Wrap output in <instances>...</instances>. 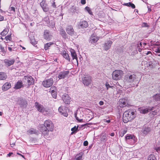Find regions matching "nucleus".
<instances>
[{
  "instance_id": "1",
  "label": "nucleus",
  "mask_w": 160,
  "mask_h": 160,
  "mask_svg": "<svg viewBox=\"0 0 160 160\" xmlns=\"http://www.w3.org/2000/svg\"><path fill=\"white\" fill-rule=\"evenodd\" d=\"M44 127L41 129V132L44 136H48L49 132H52L54 129V124L50 120H45L43 123Z\"/></svg>"
},
{
  "instance_id": "2",
  "label": "nucleus",
  "mask_w": 160,
  "mask_h": 160,
  "mask_svg": "<svg viewBox=\"0 0 160 160\" xmlns=\"http://www.w3.org/2000/svg\"><path fill=\"white\" fill-rule=\"evenodd\" d=\"M135 115L134 111L129 109L125 111L123 114V120L125 123L131 121L135 118Z\"/></svg>"
},
{
  "instance_id": "3",
  "label": "nucleus",
  "mask_w": 160,
  "mask_h": 160,
  "mask_svg": "<svg viewBox=\"0 0 160 160\" xmlns=\"http://www.w3.org/2000/svg\"><path fill=\"white\" fill-rule=\"evenodd\" d=\"M123 75V72L121 70H116L114 71L112 74V79L115 80H120Z\"/></svg>"
},
{
  "instance_id": "4",
  "label": "nucleus",
  "mask_w": 160,
  "mask_h": 160,
  "mask_svg": "<svg viewBox=\"0 0 160 160\" xmlns=\"http://www.w3.org/2000/svg\"><path fill=\"white\" fill-rule=\"evenodd\" d=\"M35 106L37 110L40 112L48 114L50 113V110L49 108H45L42 105L38 102L35 103Z\"/></svg>"
},
{
  "instance_id": "5",
  "label": "nucleus",
  "mask_w": 160,
  "mask_h": 160,
  "mask_svg": "<svg viewBox=\"0 0 160 160\" xmlns=\"http://www.w3.org/2000/svg\"><path fill=\"white\" fill-rule=\"evenodd\" d=\"M65 30L67 33L70 36H73L76 34L72 25H69L67 26L65 28Z\"/></svg>"
},
{
  "instance_id": "6",
  "label": "nucleus",
  "mask_w": 160,
  "mask_h": 160,
  "mask_svg": "<svg viewBox=\"0 0 160 160\" xmlns=\"http://www.w3.org/2000/svg\"><path fill=\"white\" fill-rule=\"evenodd\" d=\"M26 81L28 86L32 85L34 83V79L31 76H26L24 77Z\"/></svg>"
},
{
  "instance_id": "7",
  "label": "nucleus",
  "mask_w": 160,
  "mask_h": 160,
  "mask_svg": "<svg viewBox=\"0 0 160 160\" xmlns=\"http://www.w3.org/2000/svg\"><path fill=\"white\" fill-rule=\"evenodd\" d=\"M152 49L153 51L158 54L160 56V43L157 42L152 46Z\"/></svg>"
},
{
  "instance_id": "8",
  "label": "nucleus",
  "mask_w": 160,
  "mask_h": 160,
  "mask_svg": "<svg viewBox=\"0 0 160 160\" xmlns=\"http://www.w3.org/2000/svg\"><path fill=\"white\" fill-rule=\"evenodd\" d=\"M53 83V79L50 78L47 80L43 81L42 84L44 87L49 88L52 86Z\"/></svg>"
},
{
  "instance_id": "9",
  "label": "nucleus",
  "mask_w": 160,
  "mask_h": 160,
  "mask_svg": "<svg viewBox=\"0 0 160 160\" xmlns=\"http://www.w3.org/2000/svg\"><path fill=\"white\" fill-rule=\"evenodd\" d=\"M69 72V71H63L61 72L59 74L58 77L59 79H63L68 76Z\"/></svg>"
},
{
  "instance_id": "10",
  "label": "nucleus",
  "mask_w": 160,
  "mask_h": 160,
  "mask_svg": "<svg viewBox=\"0 0 160 160\" xmlns=\"http://www.w3.org/2000/svg\"><path fill=\"white\" fill-rule=\"evenodd\" d=\"M52 35L50 34L49 30H44L43 34V37L45 39L49 41L51 39Z\"/></svg>"
},
{
  "instance_id": "11",
  "label": "nucleus",
  "mask_w": 160,
  "mask_h": 160,
  "mask_svg": "<svg viewBox=\"0 0 160 160\" xmlns=\"http://www.w3.org/2000/svg\"><path fill=\"white\" fill-rule=\"evenodd\" d=\"M63 102L67 104H69L70 102L71 98L69 95L67 94H64L62 97Z\"/></svg>"
},
{
  "instance_id": "12",
  "label": "nucleus",
  "mask_w": 160,
  "mask_h": 160,
  "mask_svg": "<svg viewBox=\"0 0 160 160\" xmlns=\"http://www.w3.org/2000/svg\"><path fill=\"white\" fill-rule=\"evenodd\" d=\"M91 78L90 76L85 77L82 80V82L86 86H88L91 82Z\"/></svg>"
},
{
  "instance_id": "13",
  "label": "nucleus",
  "mask_w": 160,
  "mask_h": 160,
  "mask_svg": "<svg viewBox=\"0 0 160 160\" xmlns=\"http://www.w3.org/2000/svg\"><path fill=\"white\" fill-rule=\"evenodd\" d=\"M46 2V0H42L40 3V6L44 12H47L49 10V8L47 7Z\"/></svg>"
},
{
  "instance_id": "14",
  "label": "nucleus",
  "mask_w": 160,
  "mask_h": 160,
  "mask_svg": "<svg viewBox=\"0 0 160 160\" xmlns=\"http://www.w3.org/2000/svg\"><path fill=\"white\" fill-rule=\"evenodd\" d=\"M15 62V60L14 59H12L10 60L8 59H5L4 60L3 62L5 66L8 67L13 65Z\"/></svg>"
},
{
  "instance_id": "15",
  "label": "nucleus",
  "mask_w": 160,
  "mask_h": 160,
  "mask_svg": "<svg viewBox=\"0 0 160 160\" xmlns=\"http://www.w3.org/2000/svg\"><path fill=\"white\" fill-rule=\"evenodd\" d=\"M11 87V85L9 82L5 83L2 87V89L3 91H6L10 88Z\"/></svg>"
},
{
  "instance_id": "16",
  "label": "nucleus",
  "mask_w": 160,
  "mask_h": 160,
  "mask_svg": "<svg viewBox=\"0 0 160 160\" xmlns=\"http://www.w3.org/2000/svg\"><path fill=\"white\" fill-rule=\"evenodd\" d=\"M88 22L86 21H81L78 24V26L81 28H86L88 27Z\"/></svg>"
},
{
  "instance_id": "17",
  "label": "nucleus",
  "mask_w": 160,
  "mask_h": 160,
  "mask_svg": "<svg viewBox=\"0 0 160 160\" xmlns=\"http://www.w3.org/2000/svg\"><path fill=\"white\" fill-rule=\"evenodd\" d=\"M58 111L63 116L67 117L68 114L66 111L64 109H63V107L61 106L58 108Z\"/></svg>"
},
{
  "instance_id": "18",
  "label": "nucleus",
  "mask_w": 160,
  "mask_h": 160,
  "mask_svg": "<svg viewBox=\"0 0 160 160\" xmlns=\"http://www.w3.org/2000/svg\"><path fill=\"white\" fill-rule=\"evenodd\" d=\"M112 42L110 41H108L106 42H105L104 44V48L105 50H108L111 47L112 44Z\"/></svg>"
},
{
  "instance_id": "19",
  "label": "nucleus",
  "mask_w": 160,
  "mask_h": 160,
  "mask_svg": "<svg viewBox=\"0 0 160 160\" xmlns=\"http://www.w3.org/2000/svg\"><path fill=\"white\" fill-rule=\"evenodd\" d=\"M118 104L121 107H124L127 106L126 100L124 98L120 99L118 101Z\"/></svg>"
},
{
  "instance_id": "20",
  "label": "nucleus",
  "mask_w": 160,
  "mask_h": 160,
  "mask_svg": "<svg viewBox=\"0 0 160 160\" xmlns=\"http://www.w3.org/2000/svg\"><path fill=\"white\" fill-rule=\"evenodd\" d=\"M0 50L3 54H5L6 52L7 46L4 43H0Z\"/></svg>"
},
{
  "instance_id": "21",
  "label": "nucleus",
  "mask_w": 160,
  "mask_h": 160,
  "mask_svg": "<svg viewBox=\"0 0 160 160\" xmlns=\"http://www.w3.org/2000/svg\"><path fill=\"white\" fill-rule=\"evenodd\" d=\"M153 107H148V108H145L144 109H141L140 110L141 113L142 114H145L148 112L149 111L152 110Z\"/></svg>"
},
{
  "instance_id": "22",
  "label": "nucleus",
  "mask_w": 160,
  "mask_h": 160,
  "mask_svg": "<svg viewBox=\"0 0 160 160\" xmlns=\"http://www.w3.org/2000/svg\"><path fill=\"white\" fill-rule=\"evenodd\" d=\"M8 78L7 74L4 72H0V80H5Z\"/></svg>"
},
{
  "instance_id": "23",
  "label": "nucleus",
  "mask_w": 160,
  "mask_h": 160,
  "mask_svg": "<svg viewBox=\"0 0 160 160\" xmlns=\"http://www.w3.org/2000/svg\"><path fill=\"white\" fill-rule=\"evenodd\" d=\"M136 78L137 77L135 75H131L129 76L128 81L130 82H132L136 80Z\"/></svg>"
},
{
  "instance_id": "24",
  "label": "nucleus",
  "mask_w": 160,
  "mask_h": 160,
  "mask_svg": "<svg viewBox=\"0 0 160 160\" xmlns=\"http://www.w3.org/2000/svg\"><path fill=\"white\" fill-rule=\"evenodd\" d=\"M63 57L65 59L68 60V61H70V58L67 52L65 50H63L62 52V54Z\"/></svg>"
},
{
  "instance_id": "25",
  "label": "nucleus",
  "mask_w": 160,
  "mask_h": 160,
  "mask_svg": "<svg viewBox=\"0 0 160 160\" xmlns=\"http://www.w3.org/2000/svg\"><path fill=\"white\" fill-rule=\"evenodd\" d=\"M71 53L72 59L74 60V59H75L77 61L78 57L77 56V55L74 50L73 49H72L71 50Z\"/></svg>"
},
{
  "instance_id": "26",
  "label": "nucleus",
  "mask_w": 160,
  "mask_h": 160,
  "mask_svg": "<svg viewBox=\"0 0 160 160\" xmlns=\"http://www.w3.org/2000/svg\"><path fill=\"white\" fill-rule=\"evenodd\" d=\"M12 34L8 35L4 38V40L5 41H4V42L8 43L9 42L12 41Z\"/></svg>"
},
{
  "instance_id": "27",
  "label": "nucleus",
  "mask_w": 160,
  "mask_h": 160,
  "mask_svg": "<svg viewBox=\"0 0 160 160\" xmlns=\"http://www.w3.org/2000/svg\"><path fill=\"white\" fill-rule=\"evenodd\" d=\"M60 31V35L63 38L66 39L67 38L68 36L67 34L63 29H61Z\"/></svg>"
},
{
  "instance_id": "28",
  "label": "nucleus",
  "mask_w": 160,
  "mask_h": 160,
  "mask_svg": "<svg viewBox=\"0 0 160 160\" xmlns=\"http://www.w3.org/2000/svg\"><path fill=\"white\" fill-rule=\"evenodd\" d=\"M30 134H37L38 132V131L34 128H31L27 131Z\"/></svg>"
},
{
  "instance_id": "29",
  "label": "nucleus",
  "mask_w": 160,
  "mask_h": 160,
  "mask_svg": "<svg viewBox=\"0 0 160 160\" xmlns=\"http://www.w3.org/2000/svg\"><path fill=\"white\" fill-rule=\"evenodd\" d=\"M99 38L96 36H92L90 40L91 43H95L98 40Z\"/></svg>"
},
{
  "instance_id": "30",
  "label": "nucleus",
  "mask_w": 160,
  "mask_h": 160,
  "mask_svg": "<svg viewBox=\"0 0 160 160\" xmlns=\"http://www.w3.org/2000/svg\"><path fill=\"white\" fill-rule=\"evenodd\" d=\"M22 86V83L21 81L18 82L14 87V88L15 89H18L21 88Z\"/></svg>"
},
{
  "instance_id": "31",
  "label": "nucleus",
  "mask_w": 160,
  "mask_h": 160,
  "mask_svg": "<svg viewBox=\"0 0 160 160\" xmlns=\"http://www.w3.org/2000/svg\"><path fill=\"white\" fill-rule=\"evenodd\" d=\"M123 5L128 7H131L133 9L135 8V5L131 2L125 3Z\"/></svg>"
},
{
  "instance_id": "32",
  "label": "nucleus",
  "mask_w": 160,
  "mask_h": 160,
  "mask_svg": "<svg viewBox=\"0 0 160 160\" xmlns=\"http://www.w3.org/2000/svg\"><path fill=\"white\" fill-rule=\"evenodd\" d=\"M107 134L106 133L102 134L101 136V140L102 141H105L107 139Z\"/></svg>"
},
{
  "instance_id": "33",
  "label": "nucleus",
  "mask_w": 160,
  "mask_h": 160,
  "mask_svg": "<svg viewBox=\"0 0 160 160\" xmlns=\"http://www.w3.org/2000/svg\"><path fill=\"white\" fill-rule=\"evenodd\" d=\"M8 31L9 29L8 28H5L1 33V35L2 36H4L8 33Z\"/></svg>"
},
{
  "instance_id": "34",
  "label": "nucleus",
  "mask_w": 160,
  "mask_h": 160,
  "mask_svg": "<svg viewBox=\"0 0 160 160\" xmlns=\"http://www.w3.org/2000/svg\"><path fill=\"white\" fill-rule=\"evenodd\" d=\"M82 156V154L80 153L77 155L74 160H81Z\"/></svg>"
},
{
  "instance_id": "35",
  "label": "nucleus",
  "mask_w": 160,
  "mask_h": 160,
  "mask_svg": "<svg viewBox=\"0 0 160 160\" xmlns=\"http://www.w3.org/2000/svg\"><path fill=\"white\" fill-rule=\"evenodd\" d=\"M147 160H157V159L154 155L150 154L148 156Z\"/></svg>"
},
{
  "instance_id": "36",
  "label": "nucleus",
  "mask_w": 160,
  "mask_h": 160,
  "mask_svg": "<svg viewBox=\"0 0 160 160\" xmlns=\"http://www.w3.org/2000/svg\"><path fill=\"white\" fill-rule=\"evenodd\" d=\"M53 43L52 42H50L46 43L44 46V49L45 50H47L48 49L50 46L52 45Z\"/></svg>"
},
{
  "instance_id": "37",
  "label": "nucleus",
  "mask_w": 160,
  "mask_h": 160,
  "mask_svg": "<svg viewBox=\"0 0 160 160\" xmlns=\"http://www.w3.org/2000/svg\"><path fill=\"white\" fill-rule=\"evenodd\" d=\"M127 129L123 130L119 133V135L121 137L124 136V135L127 132Z\"/></svg>"
},
{
  "instance_id": "38",
  "label": "nucleus",
  "mask_w": 160,
  "mask_h": 160,
  "mask_svg": "<svg viewBox=\"0 0 160 160\" xmlns=\"http://www.w3.org/2000/svg\"><path fill=\"white\" fill-rule=\"evenodd\" d=\"M85 9L91 15H92L93 14V13L92 11L91 8L87 6L85 8Z\"/></svg>"
},
{
  "instance_id": "39",
  "label": "nucleus",
  "mask_w": 160,
  "mask_h": 160,
  "mask_svg": "<svg viewBox=\"0 0 160 160\" xmlns=\"http://www.w3.org/2000/svg\"><path fill=\"white\" fill-rule=\"evenodd\" d=\"M51 93L52 97L53 98H56L57 96V93L54 90H52L51 91Z\"/></svg>"
},
{
  "instance_id": "40",
  "label": "nucleus",
  "mask_w": 160,
  "mask_h": 160,
  "mask_svg": "<svg viewBox=\"0 0 160 160\" xmlns=\"http://www.w3.org/2000/svg\"><path fill=\"white\" fill-rule=\"evenodd\" d=\"M78 126L77 127H76V126L74 127L71 128V131L73 132H76L78 130Z\"/></svg>"
},
{
  "instance_id": "41",
  "label": "nucleus",
  "mask_w": 160,
  "mask_h": 160,
  "mask_svg": "<svg viewBox=\"0 0 160 160\" xmlns=\"http://www.w3.org/2000/svg\"><path fill=\"white\" fill-rule=\"evenodd\" d=\"M10 46L11 47H9L8 48L10 52H12L13 49H14V46L13 45H11Z\"/></svg>"
},
{
  "instance_id": "42",
  "label": "nucleus",
  "mask_w": 160,
  "mask_h": 160,
  "mask_svg": "<svg viewBox=\"0 0 160 160\" xmlns=\"http://www.w3.org/2000/svg\"><path fill=\"white\" fill-rule=\"evenodd\" d=\"M132 136L131 135H127L126 137V140H127V139H132Z\"/></svg>"
},
{
  "instance_id": "43",
  "label": "nucleus",
  "mask_w": 160,
  "mask_h": 160,
  "mask_svg": "<svg viewBox=\"0 0 160 160\" xmlns=\"http://www.w3.org/2000/svg\"><path fill=\"white\" fill-rule=\"evenodd\" d=\"M76 119L79 122H83V120L82 119H79L78 118L76 117Z\"/></svg>"
},
{
  "instance_id": "44",
  "label": "nucleus",
  "mask_w": 160,
  "mask_h": 160,
  "mask_svg": "<svg viewBox=\"0 0 160 160\" xmlns=\"http://www.w3.org/2000/svg\"><path fill=\"white\" fill-rule=\"evenodd\" d=\"M142 27H148V26L147 23L143 22L142 23Z\"/></svg>"
},
{
  "instance_id": "45",
  "label": "nucleus",
  "mask_w": 160,
  "mask_h": 160,
  "mask_svg": "<svg viewBox=\"0 0 160 160\" xmlns=\"http://www.w3.org/2000/svg\"><path fill=\"white\" fill-rule=\"evenodd\" d=\"M88 145V142L87 141H85L84 142L83 145L85 146H86Z\"/></svg>"
},
{
  "instance_id": "46",
  "label": "nucleus",
  "mask_w": 160,
  "mask_h": 160,
  "mask_svg": "<svg viewBox=\"0 0 160 160\" xmlns=\"http://www.w3.org/2000/svg\"><path fill=\"white\" fill-rule=\"evenodd\" d=\"M10 11H12L14 12H15V8L14 7H10Z\"/></svg>"
},
{
  "instance_id": "47",
  "label": "nucleus",
  "mask_w": 160,
  "mask_h": 160,
  "mask_svg": "<svg viewBox=\"0 0 160 160\" xmlns=\"http://www.w3.org/2000/svg\"><path fill=\"white\" fill-rule=\"evenodd\" d=\"M106 86L107 89H108L109 88H110L111 87V86H110L109 84L108 83H107L106 84Z\"/></svg>"
},
{
  "instance_id": "48",
  "label": "nucleus",
  "mask_w": 160,
  "mask_h": 160,
  "mask_svg": "<svg viewBox=\"0 0 160 160\" xmlns=\"http://www.w3.org/2000/svg\"><path fill=\"white\" fill-rule=\"evenodd\" d=\"M81 2L82 4H85L86 3V0H81Z\"/></svg>"
},
{
  "instance_id": "49",
  "label": "nucleus",
  "mask_w": 160,
  "mask_h": 160,
  "mask_svg": "<svg viewBox=\"0 0 160 160\" xmlns=\"http://www.w3.org/2000/svg\"><path fill=\"white\" fill-rule=\"evenodd\" d=\"M157 152H158L160 150V146L156 147L155 148Z\"/></svg>"
},
{
  "instance_id": "50",
  "label": "nucleus",
  "mask_w": 160,
  "mask_h": 160,
  "mask_svg": "<svg viewBox=\"0 0 160 160\" xmlns=\"http://www.w3.org/2000/svg\"><path fill=\"white\" fill-rule=\"evenodd\" d=\"M4 19V17L3 16H2L0 15V21H2Z\"/></svg>"
},
{
  "instance_id": "51",
  "label": "nucleus",
  "mask_w": 160,
  "mask_h": 160,
  "mask_svg": "<svg viewBox=\"0 0 160 160\" xmlns=\"http://www.w3.org/2000/svg\"><path fill=\"white\" fill-rule=\"evenodd\" d=\"M99 104L101 106L102 105L104 104V102H103V101H101L99 102Z\"/></svg>"
},
{
  "instance_id": "52",
  "label": "nucleus",
  "mask_w": 160,
  "mask_h": 160,
  "mask_svg": "<svg viewBox=\"0 0 160 160\" xmlns=\"http://www.w3.org/2000/svg\"><path fill=\"white\" fill-rule=\"evenodd\" d=\"M104 122H108V123H109L110 122V120H107L106 119H104Z\"/></svg>"
},
{
  "instance_id": "53",
  "label": "nucleus",
  "mask_w": 160,
  "mask_h": 160,
  "mask_svg": "<svg viewBox=\"0 0 160 160\" xmlns=\"http://www.w3.org/2000/svg\"><path fill=\"white\" fill-rule=\"evenodd\" d=\"M52 6L54 8H56V5H55V2H53L52 3Z\"/></svg>"
},
{
  "instance_id": "54",
  "label": "nucleus",
  "mask_w": 160,
  "mask_h": 160,
  "mask_svg": "<svg viewBox=\"0 0 160 160\" xmlns=\"http://www.w3.org/2000/svg\"><path fill=\"white\" fill-rule=\"evenodd\" d=\"M13 154V153L12 152H9V153L7 155V156H8V157H10L11 156V155L12 154Z\"/></svg>"
},
{
  "instance_id": "55",
  "label": "nucleus",
  "mask_w": 160,
  "mask_h": 160,
  "mask_svg": "<svg viewBox=\"0 0 160 160\" xmlns=\"http://www.w3.org/2000/svg\"><path fill=\"white\" fill-rule=\"evenodd\" d=\"M31 43L33 44H34V45L36 44L37 43V42L36 41H34L33 42L32 41Z\"/></svg>"
},
{
  "instance_id": "56",
  "label": "nucleus",
  "mask_w": 160,
  "mask_h": 160,
  "mask_svg": "<svg viewBox=\"0 0 160 160\" xmlns=\"http://www.w3.org/2000/svg\"><path fill=\"white\" fill-rule=\"evenodd\" d=\"M10 145L11 146V147H13L15 145V142L12 143H11V142L10 143Z\"/></svg>"
},
{
  "instance_id": "57",
  "label": "nucleus",
  "mask_w": 160,
  "mask_h": 160,
  "mask_svg": "<svg viewBox=\"0 0 160 160\" xmlns=\"http://www.w3.org/2000/svg\"><path fill=\"white\" fill-rule=\"evenodd\" d=\"M149 54H151V55L152 54V52L151 51H148L147 52V53H146V54L147 55Z\"/></svg>"
},
{
  "instance_id": "58",
  "label": "nucleus",
  "mask_w": 160,
  "mask_h": 160,
  "mask_svg": "<svg viewBox=\"0 0 160 160\" xmlns=\"http://www.w3.org/2000/svg\"><path fill=\"white\" fill-rule=\"evenodd\" d=\"M114 132L111 133L110 134L111 136L113 137L114 136Z\"/></svg>"
},
{
  "instance_id": "59",
  "label": "nucleus",
  "mask_w": 160,
  "mask_h": 160,
  "mask_svg": "<svg viewBox=\"0 0 160 160\" xmlns=\"http://www.w3.org/2000/svg\"><path fill=\"white\" fill-rule=\"evenodd\" d=\"M17 154H18L19 155H20V156H21L22 158H24V156L23 155H22V154H20V153H18H18H17Z\"/></svg>"
},
{
  "instance_id": "60",
  "label": "nucleus",
  "mask_w": 160,
  "mask_h": 160,
  "mask_svg": "<svg viewBox=\"0 0 160 160\" xmlns=\"http://www.w3.org/2000/svg\"><path fill=\"white\" fill-rule=\"evenodd\" d=\"M34 24V22H31L30 23V25L31 26H33Z\"/></svg>"
},
{
  "instance_id": "61",
  "label": "nucleus",
  "mask_w": 160,
  "mask_h": 160,
  "mask_svg": "<svg viewBox=\"0 0 160 160\" xmlns=\"http://www.w3.org/2000/svg\"><path fill=\"white\" fill-rule=\"evenodd\" d=\"M20 47H21L23 49L25 50L26 49V48L25 47L22 46L21 45H20Z\"/></svg>"
},
{
  "instance_id": "62",
  "label": "nucleus",
  "mask_w": 160,
  "mask_h": 160,
  "mask_svg": "<svg viewBox=\"0 0 160 160\" xmlns=\"http://www.w3.org/2000/svg\"><path fill=\"white\" fill-rule=\"evenodd\" d=\"M88 124V123H85V124H83V125H82V126H85V125H87V124Z\"/></svg>"
},
{
  "instance_id": "63",
  "label": "nucleus",
  "mask_w": 160,
  "mask_h": 160,
  "mask_svg": "<svg viewBox=\"0 0 160 160\" xmlns=\"http://www.w3.org/2000/svg\"><path fill=\"white\" fill-rule=\"evenodd\" d=\"M139 45L140 46H142V42H140V43H139Z\"/></svg>"
},
{
  "instance_id": "64",
  "label": "nucleus",
  "mask_w": 160,
  "mask_h": 160,
  "mask_svg": "<svg viewBox=\"0 0 160 160\" xmlns=\"http://www.w3.org/2000/svg\"><path fill=\"white\" fill-rule=\"evenodd\" d=\"M2 113L1 112H0V116H2Z\"/></svg>"
}]
</instances>
